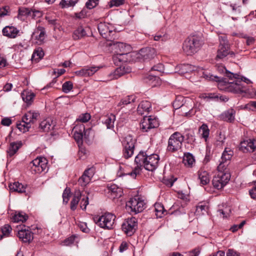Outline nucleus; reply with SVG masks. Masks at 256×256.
<instances>
[{
	"label": "nucleus",
	"mask_w": 256,
	"mask_h": 256,
	"mask_svg": "<svg viewBox=\"0 0 256 256\" xmlns=\"http://www.w3.org/2000/svg\"><path fill=\"white\" fill-rule=\"evenodd\" d=\"M204 78H209L210 80L217 82L218 88L220 90H224L234 94L246 93V90L244 89V86L242 84V80L239 78L240 76L238 74H234L233 78L236 80L234 82H228L226 78L223 77L213 75L208 76L204 74Z\"/></svg>",
	"instance_id": "obj_1"
},
{
	"label": "nucleus",
	"mask_w": 256,
	"mask_h": 256,
	"mask_svg": "<svg viewBox=\"0 0 256 256\" xmlns=\"http://www.w3.org/2000/svg\"><path fill=\"white\" fill-rule=\"evenodd\" d=\"M159 156L152 154H148L147 151L140 150L134 159V162L140 166H143L146 170L150 172L155 170L158 165Z\"/></svg>",
	"instance_id": "obj_2"
},
{
	"label": "nucleus",
	"mask_w": 256,
	"mask_h": 256,
	"mask_svg": "<svg viewBox=\"0 0 256 256\" xmlns=\"http://www.w3.org/2000/svg\"><path fill=\"white\" fill-rule=\"evenodd\" d=\"M204 44L202 34H192L184 40L182 49L186 55L192 56L201 48Z\"/></svg>",
	"instance_id": "obj_3"
},
{
	"label": "nucleus",
	"mask_w": 256,
	"mask_h": 256,
	"mask_svg": "<svg viewBox=\"0 0 256 256\" xmlns=\"http://www.w3.org/2000/svg\"><path fill=\"white\" fill-rule=\"evenodd\" d=\"M184 138L185 136L178 132H176L172 134L168 140L167 152L174 153L180 150Z\"/></svg>",
	"instance_id": "obj_4"
},
{
	"label": "nucleus",
	"mask_w": 256,
	"mask_h": 256,
	"mask_svg": "<svg viewBox=\"0 0 256 256\" xmlns=\"http://www.w3.org/2000/svg\"><path fill=\"white\" fill-rule=\"evenodd\" d=\"M144 200L138 196L131 198L126 202V209L130 211L132 214H136L144 210L145 208Z\"/></svg>",
	"instance_id": "obj_5"
},
{
	"label": "nucleus",
	"mask_w": 256,
	"mask_h": 256,
	"mask_svg": "<svg viewBox=\"0 0 256 256\" xmlns=\"http://www.w3.org/2000/svg\"><path fill=\"white\" fill-rule=\"evenodd\" d=\"M136 62H145L150 60L156 56L155 48L152 47H146L141 48L138 52H133Z\"/></svg>",
	"instance_id": "obj_6"
},
{
	"label": "nucleus",
	"mask_w": 256,
	"mask_h": 256,
	"mask_svg": "<svg viewBox=\"0 0 256 256\" xmlns=\"http://www.w3.org/2000/svg\"><path fill=\"white\" fill-rule=\"evenodd\" d=\"M116 216L112 213L106 212L101 216L94 217L95 223L100 227L108 230L112 228Z\"/></svg>",
	"instance_id": "obj_7"
},
{
	"label": "nucleus",
	"mask_w": 256,
	"mask_h": 256,
	"mask_svg": "<svg viewBox=\"0 0 256 256\" xmlns=\"http://www.w3.org/2000/svg\"><path fill=\"white\" fill-rule=\"evenodd\" d=\"M230 56L231 58L235 57V53L230 50V46L227 40H222L217 50V54L216 56V60H222Z\"/></svg>",
	"instance_id": "obj_8"
},
{
	"label": "nucleus",
	"mask_w": 256,
	"mask_h": 256,
	"mask_svg": "<svg viewBox=\"0 0 256 256\" xmlns=\"http://www.w3.org/2000/svg\"><path fill=\"white\" fill-rule=\"evenodd\" d=\"M136 140L129 134L125 137L122 144L123 146L122 154L124 157L128 159L134 154Z\"/></svg>",
	"instance_id": "obj_9"
},
{
	"label": "nucleus",
	"mask_w": 256,
	"mask_h": 256,
	"mask_svg": "<svg viewBox=\"0 0 256 256\" xmlns=\"http://www.w3.org/2000/svg\"><path fill=\"white\" fill-rule=\"evenodd\" d=\"M230 175L226 172H218V174L214 176L212 184L214 187L217 190L222 188L230 181Z\"/></svg>",
	"instance_id": "obj_10"
},
{
	"label": "nucleus",
	"mask_w": 256,
	"mask_h": 256,
	"mask_svg": "<svg viewBox=\"0 0 256 256\" xmlns=\"http://www.w3.org/2000/svg\"><path fill=\"white\" fill-rule=\"evenodd\" d=\"M74 138L78 146L80 144H82L84 137L86 139L88 138V134L92 130L91 128H88L86 130L85 126L83 124L76 126H74Z\"/></svg>",
	"instance_id": "obj_11"
},
{
	"label": "nucleus",
	"mask_w": 256,
	"mask_h": 256,
	"mask_svg": "<svg viewBox=\"0 0 256 256\" xmlns=\"http://www.w3.org/2000/svg\"><path fill=\"white\" fill-rule=\"evenodd\" d=\"M138 228V222L134 217L126 219L122 225V229L128 236L134 234Z\"/></svg>",
	"instance_id": "obj_12"
},
{
	"label": "nucleus",
	"mask_w": 256,
	"mask_h": 256,
	"mask_svg": "<svg viewBox=\"0 0 256 256\" xmlns=\"http://www.w3.org/2000/svg\"><path fill=\"white\" fill-rule=\"evenodd\" d=\"M160 125L158 119L152 116H145L143 118L140 123V128L144 132H147L148 130L158 128Z\"/></svg>",
	"instance_id": "obj_13"
},
{
	"label": "nucleus",
	"mask_w": 256,
	"mask_h": 256,
	"mask_svg": "<svg viewBox=\"0 0 256 256\" xmlns=\"http://www.w3.org/2000/svg\"><path fill=\"white\" fill-rule=\"evenodd\" d=\"M133 52L130 53H116L112 56V60L116 66H120L126 62H136Z\"/></svg>",
	"instance_id": "obj_14"
},
{
	"label": "nucleus",
	"mask_w": 256,
	"mask_h": 256,
	"mask_svg": "<svg viewBox=\"0 0 256 256\" xmlns=\"http://www.w3.org/2000/svg\"><path fill=\"white\" fill-rule=\"evenodd\" d=\"M48 160L43 157H38L30 163L32 171L40 174L47 168Z\"/></svg>",
	"instance_id": "obj_15"
},
{
	"label": "nucleus",
	"mask_w": 256,
	"mask_h": 256,
	"mask_svg": "<svg viewBox=\"0 0 256 256\" xmlns=\"http://www.w3.org/2000/svg\"><path fill=\"white\" fill-rule=\"evenodd\" d=\"M239 150L244 153L254 152L256 150V140L249 138L242 141L239 145Z\"/></svg>",
	"instance_id": "obj_16"
},
{
	"label": "nucleus",
	"mask_w": 256,
	"mask_h": 256,
	"mask_svg": "<svg viewBox=\"0 0 256 256\" xmlns=\"http://www.w3.org/2000/svg\"><path fill=\"white\" fill-rule=\"evenodd\" d=\"M154 212L156 216V218H162L164 216L169 214L170 215L174 214H179L180 212V208L178 209H177L174 211L170 212V209L169 210L168 212L164 208V205L160 203V202H156L154 204Z\"/></svg>",
	"instance_id": "obj_17"
},
{
	"label": "nucleus",
	"mask_w": 256,
	"mask_h": 256,
	"mask_svg": "<svg viewBox=\"0 0 256 256\" xmlns=\"http://www.w3.org/2000/svg\"><path fill=\"white\" fill-rule=\"evenodd\" d=\"M236 110L230 108L223 112L218 116L219 120L228 123H234L235 121Z\"/></svg>",
	"instance_id": "obj_18"
},
{
	"label": "nucleus",
	"mask_w": 256,
	"mask_h": 256,
	"mask_svg": "<svg viewBox=\"0 0 256 256\" xmlns=\"http://www.w3.org/2000/svg\"><path fill=\"white\" fill-rule=\"evenodd\" d=\"M33 233L28 229L19 230L17 236L19 238L20 240L24 243L30 244L33 240Z\"/></svg>",
	"instance_id": "obj_19"
},
{
	"label": "nucleus",
	"mask_w": 256,
	"mask_h": 256,
	"mask_svg": "<svg viewBox=\"0 0 256 256\" xmlns=\"http://www.w3.org/2000/svg\"><path fill=\"white\" fill-rule=\"evenodd\" d=\"M108 194L112 199L118 198L123 195V190L116 184L108 186Z\"/></svg>",
	"instance_id": "obj_20"
},
{
	"label": "nucleus",
	"mask_w": 256,
	"mask_h": 256,
	"mask_svg": "<svg viewBox=\"0 0 256 256\" xmlns=\"http://www.w3.org/2000/svg\"><path fill=\"white\" fill-rule=\"evenodd\" d=\"M110 24L105 22H101L98 25V29L100 34L106 39H108L110 34L113 32L112 30L110 28Z\"/></svg>",
	"instance_id": "obj_21"
},
{
	"label": "nucleus",
	"mask_w": 256,
	"mask_h": 256,
	"mask_svg": "<svg viewBox=\"0 0 256 256\" xmlns=\"http://www.w3.org/2000/svg\"><path fill=\"white\" fill-rule=\"evenodd\" d=\"M20 30L14 26H8L2 30V34L10 38H14L19 33Z\"/></svg>",
	"instance_id": "obj_22"
},
{
	"label": "nucleus",
	"mask_w": 256,
	"mask_h": 256,
	"mask_svg": "<svg viewBox=\"0 0 256 256\" xmlns=\"http://www.w3.org/2000/svg\"><path fill=\"white\" fill-rule=\"evenodd\" d=\"M11 220L13 222H25L28 218V216L22 212H16L10 214Z\"/></svg>",
	"instance_id": "obj_23"
},
{
	"label": "nucleus",
	"mask_w": 256,
	"mask_h": 256,
	"mask_svg": "<svg viewBox=\"0 0 256 256\" xmlns=\"http://www.w3.org/2000/svg\"><path fill=\"white\" fill-rule=\"evenodd\" d=\"M100 69L98 66H91L87 68H83L76 72L77 76H92Z\"/></svg>",
	"instance_id": "obj_24"
},
{
	"label": "nucleus",
	"mask_w": 256,
	"mask_h": 256,
	"mask_svg": "<svg viewBox=\"0 0 256 256\" xmlns=\"http://www.w3.org/2000/svg\"><path fill=\"white\" fill-rule=\"evenodd\" d=\"M54 126L55 124L50 118H46L42 120L39 124L40 129L44 132H48L53 130Z\"/></svg>",
	"instance_id": "obj_25"
},
{
	"label": "nucleus",
	"mask_w": 256,
	"mask_h": 256,
	"mask_svg": "<svg viewBox=\"0 0 256 256\" xmlns=\"http://www.w3.org/2000/svg\"><path fill=\"white\" fill-rule=\"evenodd\" d=\"M132 49V46L127 44L120 42H116V44L115 52L116 53H130Z\"/></svg>",
	"instance_id": "obj_26"
},
{
	"label": "nucleus",
	"mask_w": 256,
	"mask_h": 256,
	"mask_svg": "<svg viewBox=\"0 0 256 256\" xmlns=\"http://www.w3.org/2000/svg\"><path fill=\"white\" fill-rule=\"evenodd\" d=\"M9 188L10 190L13 192H18L20 194L24 193L26 196L27 195V194H26L28 188L27 185H24L22 183L17 182L10 184Z\"/></svg>",
	"instance_id": "obj_27"
},
{
	"label": "nucleus",
	"mask_w": 256,
	"mask_h": 256,
	"mask_svg": "<svg viewBox=\"0 0 256 256\" xmlns=\"http://www.w3.org/2000/svg\"><path fill=\"white\" fill-rule=\"evenodd\" d=\"M22 146V142L21 141L16 142H12L10 143L8 150H7V156L12 157L14 155L18 150V149Z\"/></svg>",
	"instance_id": "obj_28"
},
{
	"label": "nucleus",
	"mask_w": 256,
	"mask_h": 256,
	"mask_svg": "<svg viewBox=\"0 0 256 256\" xmlns=\"http://www.w3.org/2000/svg\"><path fill=\"white\" fill-rule=\"evenodd\" d=\"M39 116V113L30 110L25 114L22 119L32 125L37 120Z\"/></svg>",
	"instance_id": "obj_29"
},
{
	"label": "nucleus",
	"mask_w": 256,
	"mask_h": 256,
	"mask_svg": "<svg viewBox=\"0 0 256 256\" xmlns=\"http://www.w3.org/2000/svg\"><path fill=\"white\" fill-rule=\"evenodd\" d=\"M82 197V193L80 190L74 192L72 198L70 203V208L72 210L74 211L76 208Z\"/></svg>",
	"instance_id": "obj_30"
},
{
	"label": "nucleus",
	"mask_w": 256,
	"mask_h": 256,
	"mask_svg": "<svg viewBox=\"0 0 256 256\" xmlns=\"http://www.w3.org/2000/svg\"><path fill=\"white\" fill-rule=\"evenodd\" d=\"M45 28L43 26H38L34 32H33L32 36L37 40L39 42H44L45 37Z\"/></svg>",
	"instance_id": "obj_31"
},
{
	"label": "nucleus",
	"mask_w": 256,
	"mask_h": 256,
	"mask_svg": "<svg viewBox=\"0 0 256 256\" xmlns=\"http://www.w3.org/2000/svg\"><path fill=\"white\" fill-rule=\"evenodd\" d=\"M87 34L82 26H79L72 34V38L74 40H78L87 36Z\"/></svg>",
	"instance_id": "obj_32"
},
{
	"label": "nucleus",
	"mask_w": 256,
	"mask_h": 256,
	"mask_svg": "<svg viewBox=\"0 0 256 256\" xmlns=\"http://www.w3.org/2000/svg\"><path fill=\"white\" fill-rule=\"evenodd\" d=\"M79 238V236L76 234H72L70 236L66 238L63 241H62V243L63 246H70L72 244H74V242H76V245L78 246V244L79 242V240L78 239Z\"/></svg>",
	"instance_id": "obj_33"
},
{
	"label": "nucleus",
	"mask_w": 256,
	"mask_h": 256,
	"mask_svg": "<svg viewBox=\"0 0 256 256\" xmlns=\"http://www.w3.org/2000/svg\"><path fill=\"white\" fill-rule=\"evenodd\" d=\"M116 121V116L112 114H108L105 116L103 123L106 126L108 129L114 128V122Z\"/></svg>",
	"instance_id": "obj_34"
},
{
	"label": "nucleus",
	"mask_w": 256,
	"mask_h": 256,
	"mask_svg": "<svg viewBox=\"0 0 256 256\" xmlns=\"http://www.w3.org/2000/svg\"><path fill=\"white\" fill-rule=\"evenodd\" d=\"M12 228L8 224H6L0 228V240L5 238L9 237L12 232Z\"/></svg>",
	"instance_id": "obj_35"
},
{
	"label": "nucleus",
	"mask_w": 256,
	"mask_h": 256,
	"mask_svg": "<svg viewBox=\"0 0 256 256\" xmlns=\"http://www.w3.org/2000/svg\"><path fill=\"white\" fill-rule=\"evenodd\" d=\"M151 104L148 100L142 101L138 105V112L142 114L144 112H148L151 108Z\"/></svg>",
	"instance_id": "obj_36"
},
{
	"label": "nucleus",
	"mask_w": 256,
	"mask_h": 256,
	"mask_svg": "<svg viewBox=\"0 0 256 256\" xmlns=\"http://www.w3.org/2000/svg\"><path fill=\"white\" fill-rule=\"evenodd\" d=\"M195 160L193 155L190 152L185 153L183 158V162L188 167H192Z\"/></svg>",
	"instance_id": "obj_37"
},
{
	"label": "nucleus",
	"mask_w": 256,
	"mask_h": 256,
	"mask_svg": "<svg viewBox=\"0 0 256 256\" xmlns=\"http://www.w3.org/2000/svg\"><path fill=\"white\" fill-rule=\"evenodd\" d=\"M44 52L41 48H38L34 50L32 56V60L37 62L40 61L44 56Z\"/></svg>",
	"instance_id": "obj_38"
},
{
	"label": "nucleus",
	"mask_w": 256,
	"mask_h": 256,
	"mask_svg": "<svg viewBox=\"0 0 256 256\" xmlns=\"http://www.w3.org/2000/svg\"><path fill=\"white\" fill-rule=\"evenodd\" d=\"M198 175L201 184L206 185L210 182V175L207 172L199 170Z\"/></svg>",
	"instance_id": "obj_39"
},
{
	"label": "nucleus",
	"mask_w": 256,
	"mask_h": 256,
	"mask_svg": "<svg viewBox=\"0 0 256 256\" xmlns=\"http://www.w3.org/2000/svg\"><path fill=\"white\" fill-rule=\"evenodd\" d=\"M154 40L156 41L166 42L170 39L169 35L166 32L161 30L158 32L154 36H153Z\"/></svg>",
	"instance_id": "obj_40"
},
{
	"label": "nucleus",
	"mask_w": 256,
	"mask_h": 256,
	"mask_svg": "<svg viewBox=\"0 0 256 256\" xmlns=\"http://www.w3.org/2000/svg\"><path fill=\"white\" fill-rule=\"evenodd\" d=\"M136 96L134 95L128 96L122 98L118 104V106H124L132 102H134L136 100Z\"/></svg>",
	"instance_id": "obj_41"
},
{
	"label": "nucleus",
	"mask_w": 256,
	"mask_h": 256,
	"mask_svg": "<svg viewBox=\"0 0 256 256\" xmlns=\"http://www.w3.org/2000/svg\"><path fill=\"white\" fill-rule=\"evenodd\" d=\"M233 154L234 152L230 148H226L221 157L222 162H226L231 159Z\"/></svg>",
	"instance_id": "obj_42"
},
{
	"label": "nucleus",
	"mask_w": 256,
	"mask_h": 256,
	"mask_svg": "<svg viewBox=\"0 0 256 256\" xmlns=\"http://www.w3.org/2000/svg\"><path fill=\"white\" fill-rule=\"evenodd\" d=\"M32 125L28 123L24 120H22V122H17L16 123V127L17 128L22 132H25L29 130V129L31 128Z\"/></svg>",
	"instance_id": "obj_43"
},
{
	"label": "nucleus",
	"mask_w": 256,
	"mask_h": 256,
	"mask_svg": "<svg viewBox=\"0 0 256 256\" xmlns=\"http://www.w3.org/2000/svg\"><path fill=\"white\" fill-rule=\"evenodd\" d=\"M198 130L200 132H202L201 134L202 138L204 139L205 142H207L210 134V130L208 125L206 124H203L200 127Z\"/></svg>",
	"instance_id": "obj_44"
},
{
	"label": "nucleus",
	"mask_w": 256,
	"mask_h": 256,
	"mask_svg": "<svg viewBox=\"0 0 256 256\" xmlns=\"http://www.w3.org/2000/svg\"><path fill=\"white\" fill-rule=\"evenodd\" d=\"M22 96L23 100L28 105H30L33 102L35 94L33 92H26V94L22 93Z\"/></svg>",
	"instance_id": "obj_45"
},
{
	"label": "nucleus",
	"mask_w": 256,
	"mask_h": 256,
	"mask_svg": "<svg viewBox=\"0 0 256 256\" xmlns=\"http://www.w3.org/2000/svg\"><path fill=\"white\" fill-rule=\"evenodd\" d=\"M78 0H62L59 6L62 8L74 6L78 2Z\"/></svg>",
	"instance_id": "obj_46"
},
{
	"label": "nucleus",
	"mask_w": 256,
	"mask_h": 256,
	"mask_svg": "<svg viewBox=\"0 0 256 256\" xmlns=\"http://www.w3.org/2000/svg\"><path fill=\"white\" fill-rule=\"evenodd\" d=\"M208 210V206L204 202H200L196 207V212L198 214H204Z\"/></svg>",
	"instance_id": "obj_47"
},
{
	"label": "nucleus",
	"mask_w": 256,
	"mask_h": 256,
	"mask_svg": "<svg viewBox=\"0 0 256 256\" xmlns=\"http://www.w3.org/2000/svg\"><path fill=\"white\" fill-rule=\"evenodd\" d=\"M140 170H141V168H140V166H139L137 165L134 168V169H133L132 170V172L128 173V174H120V176H124L125 175H128V176H130L132 178H136V176L138 174H140Z\"/></svg>",
	"instance_id": "obj_48"
},
{
	"label": "nucleus",
	"mask_w": 256,
	"mask_h": 256,
	"mask_svg": "<svg viewBox=\"0 0 256 256\" xmlns=\"http://www.w3.org/2000/svg\"><path fill=\"white\" fill-rule=\"evenodd\" d=\"M177 180L176 178H174V176H170V178L164 177L162 182L164 184L168 187H172L174 183Z\"/></svg>",
	"instance_id": "obj_49"
},
{
	"label": "nucleus",
	"mask_w": 256,
	"mask_h": 256,
	"mask_svg": "<svg viewBox=\"0 0 256 256\" xmlns=\"http://www.w3.org/2000/svg\"><path fill=\"white\" fill-rule=\"evenodd\" d=\"M31 14V9L25 8L20 7L18 10V16H28Z\"/></svg>",
	"instance_id": "obj_50"
},
{
	"label": "nucleus",
	"mask_w": 256,
	"mask_h": 256,
	"mask_svg": "<svg viewBox=\"0 0 256 256\" xmlns=\"http://www.w3.org/2000/svg\"><path fill=\"white\" fill-rule=\"evenodd\" d=\"M73 88V83L71 81H66L62 85V90L66 94L69 92Z\"/></svg>",
	"instance_id": "obj_51"
},
{
	"label": "nucleus",
	"mask_w": 256,
	"mask_h": 256,
	"mask_svg": "<svg viewBox=\"0 0 256 256\" xmlns=\"http://www.w3.org/2000/svg\"><path fill=\"white\" fill-rule=\"evenodd\" d=\"M91 180L88 178L86 176L83 174L79 178L78 182V184L82 186H85L90 183Z\"/></svg>",
	"instance_id": "obj_52"
},
{
	"label": "nucleus",
	"mask_w": 256,
	"mask_h": 256,
	"mask_svg": "<svg viewBox=\"0 0 256 256\" xmlns=\"http://www.w3.org/2000/svg\"><path fill=\"white\" fill-rule=\"evenodd\" d=\"M186 142L190 145H194L196 142V138L194 132H188L186 134Z\"/></svg>",
	"instance_id": "obj_53"
},
{
	"label": "nucleus",
	"mask_w": 256,
	"mask_h": 256,
	"mask_svg": "<svg viewBox=\"0 0 256 256\" xmlns=\"http://www.w3.org/2000/svg\"><path fill=\"white\" fill-rule=\"evenodd\" d=\"M90 114L86 112L80 115L76 120L82 122H86L90 119Z\"/></svg>",
	"instance_id": "obj_54"
},
{
	"label": "nucleus",
	"mask_w": 256,
	"mask_h": 256,
	"mask_svg": "<svg viewBox=\"0 0 256 256\" xmlns=\"http://www.w3.org/2000/svg\"><path fill=\"white\" fill-rule=\"evenodd\" d=\"M182 70H184L186 73H190L196 70V68L194 66L187 64L182 65Z\"/></svg>",
	"instance_id": "obj_55"
},
{
	"label": "nucleus",
	"mask_w": 256,
	"mask_h": 256,
	"mask_svg": "<svg viewBox=\"0 0 256 256\" xmlns=\"http://www.w3.org/2000/svg\"><path fill=\"white\" fill-rule=\"evenodd\" d=\"M164 71V66L161 63L154 66L150 70L151 72H156L159 73L163 72Z\"/></svg>",
	"instance_id": "obj_56"
},
{
	"label": "nucleus",
	"mask_w": 256,
	"mask_h": 256,
	"mask_svg": "<svg viewBox=\"0 0 256 256\" xmlns=\"http://www.w3.org/2000/svg\"><path fill=\"white\" fill-rule=\"evenodd\" d=\"M99 2V0H88L86 4V7L88 9H92L96 7Z\"/></svg>",
	"instance_id": "obj_57"
},
{
	"label": "nucleus",
	"mask_w": 256,
	"mask_h": 256,
	"mask_svg": "<svg viewBox=\"0 0 256 256\" xmlns=\"http://www.w3.org/2000/svg\"><path fill=\"white\" fill-rule=\"evenodd\" d=\"M95 168L94 166H92L91 168L86 169L84 171V174L88 177L90 179L92 180L95 173Z\"/></svg>",
	"instance_id": "obj_58"
},
{
	"label": "nucleus",
	"mask_w": 256,
	"mask_h": 256,
	"mask_svg": "<svg viewBox=\"0 0 256 256\" xmlns=\"http://www.w3.org/2000/svg\"><path fill=\"white\" fill-rule=\"evenodd\" d=\"M10 6H5L0 8V17H3L6 16L10 15Z\"/></svg>",
	"instance_id": "obj_59"
},
{
	"label": "nucleus",
	"mask_w": 256,
	"mask_h": 256,
	"mask_svg": "<svg viewBox=\"0 0 256 256\" xmlns=\"http://www.w3.org/2000/svg\"><path fill=\"white\" fill-rule=\"evenodd\" d=\"M124 2V0H112L109 2V6L110 8L113 6L118 7L122 5Z\"/></svg>",
	"instance_id": "obj_60"
},
{
	"label": "nucleus",
	"mask_w": 256,
	"mask_h": 256,
	"mask_svg": "<svg viewBox=\"0 0 256 256\" xmlns=\"http://www.w3.org/2000/svg\"><path fill=\"white\" fill-rule=\"evenodd\" d=\"M88 196L83 198L80 202V207L82 210H86V206L88 204Z\"/></svg>",
	"instance_id": "obj_61"
},
{
	"label": "nucleus",
	"mask_w": 256,
	"mask_h": 256,
	"mask_svg": "<svg viewBox=\"0 0 256 256\" xmlns=\"http://www.w3.org/2000/svg\"><path fill=\"white\" fill-rule=\"evenodd\" d=\"M180 100H178V98H176V100L172 104V106L174 109H182L186 107V106L182 104H180Z\"/></svg>",
	"instance_id": "obj_62"
},
{
	"label": "nucleus",
	"mask_w": 256,
	"mask_h": 256,
	"mask_svg": "<svg viewBox=\"0 0 256 256\" xmlns=\"http://www.w3.org/2000/svg\"><path fill=\"white\" fill-rule=\"evenodd\" d=\"M87 12L86 10H82L80 12L74 14L75 17L78 19L84 18L86 16Z\"/></svg>",
	"instance_id": "obj_63"
},
{
	"label": "nucleus",
	"mask_w": 256,
	"mask_h": 256,
	"mask_svg": "<svg viewBox=\"0 0 256 256\" xmlns=\"http://www.w3.org/2000/svg\"><path fill=\"white\" fill-rule=\"evenodd\" d=\"M226 255V256H240V252L232 248H229L228 250Z\"/></svg>",
	"instance_id": "obj_64"
}]
</instances>
